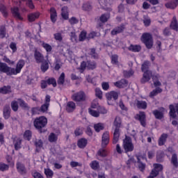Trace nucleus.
Listing matches in <instances>:
<instances>
[{
    "mask_svg": "<svg viewBox=\"0 0 178 178\" xmlns=\"http://www.w3.org/2000/svg\"><path fill=\"white\" fill-rule=\"evenodd\" d=\"M24 65H26V61L23 59H19L17 61L15 68L9 67L6 63L0 61V72L6 73L7 76H16L22 72V69L24 67Z\"/></svg>",
    "mask_w": 178,
    "mask_h": 178,
    "instance_id": "nucleus-1",
    "label": "nucleus"
},
{
    "mask_svg": "<svg viewBox=\"0 0 178 178\" xmlns=\"http://www.w3.org/2000/svg\"><path fill=\"white\" fill-rule=\"evenodd\" d=\"M149 67V61H145L141 66V70L144 72L143 77L142 79V83H147L151 80L152 77V71L148 70Z\"/></svg>",
    "mask_w": 178,
    "mask_h": 178,
    "instance_id": "nucleus-2",
    "label": "nucleus"
},
{
    "mask_svg": "<svg viewBox=\"0 0 178 178\" xmlns=\"http://www.w3.org/2000/svg\"><path fill=\"white\" fill-rule=\"evenodd\" d=\"M114 126H115V129L113 133V144H117L119 141V137H120V127L122 126V119L120 117H115L114 120Z\"/></svg>",
    "mask_w": 178,
    "mask_h": 178,
    "instance_id": "nucleus-3",
    "label": "nucleus"
},
{
    "mask_svg": "<svg viewBox=\"0 0 178 178\" xmlns=\"http://www.w3.org/2000/svg\"><path fill=\"white\" fill-rule=\"evenodd\" d=\"M48 124V120L44 117L40 116L36 118L33 121V126L40 133H42V129Z\"/></svg>",
    "mask_w": 178,
    "mask_h": 178,
    "instance_id": "nucleus-4",
    "label": "nucleus"
},
{
    "mask_svg": "<svg viewBox=\"0 0 178 178\" xmlns=\"http://www.w3.org/2000/svg\"><path fill=\"white\" fill-rule=\"evenodd\" d=\"M140 40L147 49H151V48L154 47V38H152V35L151 33H143Z\"/></svg>",
    "mask_w": 178,
    "mask_h": 178,
    "instance_id": "nucleus-5",
    "label": "nucleus"
},
{
    "mask_svg": "<svg viewBox=\"0 0 178 178\" xmlns=\"http://www.w3.org/2000/svg\"><path fill=\"white\" fill-rule=\"evenodd\" d=\"M122 147L125 154L133 152V151H134V144H133L131 138L127 136H125V138L123 140Z\"/></svg>",
    "mask_w": 178,
    "mask_h": 178,
    "instance_id": "nucleus-6",
    "label": "nucleus"
},
{
    "mask_svg": "<svg viewBox=\"0 0 178 178\" xmlns=\"http://www.w3.org/2000/svg\"><path fill=\"white\" fill-rule=\"evenodd\" d=\"M71 99L72 101H74V102H76V104H80V102H86V99H87V96L86 95V92H84V91L81 90L74 93L72 95Z\"/></svg>",
    "mask_w": 178,
    "mask_h": 178,
    "instance_id": "nucleus-7",
    "label": "nucleus"
},
{
    "mask_svg": "<svg viewBox=\"0 0 178 178\" xmlns=\"http://www.w3.org/2000/svg\"><path fill=\"white\" fill-rule=\"evenodd\" d=\"M134 118L136 120H138V122H140V124L143 127H145L147 126V115H145V112L140 111Z\"/></svg>",
    "mask_w": 178,
    "mask_h": 178,
    "instance_id": "nucleus-8",
    "label": "nucleus"
},
{
    "mask_svg": "<svg viewBox=\"0 0 178 178\" xmlns=\"http://www.w3.org/2000/svg\"><path fill=\"white\" fill-rule=\"evenodd\" d=\"M109 141H111V136L109 135V131L104 132L102 136V147L106 148V147L109 144Z\"/></svg>",
    "mask_w": 178,
    "mask_h": 178,
    "instance_id": "nucleus-9",
    "label": "nucleus"
},
{
    "mask_svg": "<svg viewBox=\"0 0 178 178\" xmlns=\"http://www.w3.org/2000/svg\"><path fill=\"white\" fill-rule=\"evenodd\" d=\"M154 168L151 171V175H154V176H159V172L163 170V165L160 163H154L153 165Z\"/></svg>",
    "mask_w": 178,
    "mask_h": 178,
    "instance_id": "nucleus-10",
    "label": "nucleus"
},
{
    "mask_svg": "<svg viewBox=\"0 0 178 178\" xmlns=\"http://www.w3.org/2000/svg\"><path fill=\"white\" fill-rule=\"evenodd\" d=\"M126 29V25L124 24H121L120 26L114 28L111 32V35H118V34H120L124 31V29Z\"/></svg>",
    "mask_w": 178,
    "mask_h": 178,
    "instance_id": "nucleus-11",
    "label": "nucleus"
},
{
    "mask_svg": "<svg viewBox=\"0 0 178 178\" xmlns=\"http://www.w3.org/2000/svg\"><path fill=\"white\" fill-rule=\"evenodd\" d=\"M49 13L51 22L54 24L56 23V20H58V12H56V8H55V7L50 8Z\"/></svg>",
    "mask_w": 178,
    "mask_h": 178,
    "instance_id": "nucleus-12",
    "label": "nucleus"
},
{
    "mask_svg": "<svg viewBox=\"0 0 178 178\" xmlns=\"http://www.w3.org/2000/svg\"><path fill=\"white\" fill-rule=\"evenodd\" d=\"M16 168L19 175H24L27 173V168H26V165H24V164L20 162H17Z\"/></svg>",
    "mask_w": 178,
    "mask_h": 178,
    "instance_id": "nucleus-13",
    "label": "nucleus"
},
{
    "mask_svg": "<svg viewBox=\"0 0 178 178\" xmlns=\"http://www.w3.org/2000/svg\"><path fill=\"white\" fill-rule=\"evenodd\" d=\"M11 13L15 17V19H18V20H23V17L20 15V13L19 12V7L15 6L10 8Z\"/></svg>",
    "mask_w": 178,
    "mask_h": 178,
    "instance_id": "nucleus-14",
    "label": "nucleus"
},
{
    "mask_svg": "<svg viewBox=\"0 0 178 178\" xmlns=\"http://www.w3.org/2000/svg\"><path fill=\"white\" fill-rule=\"evenodd\" d=\"M10 106L8 104L5 105L3 108V116L6 120L10 118Z\"/></svg>",
    "mask_w": 178,
    "mask_h": 178,
    "instance_id": "nucleus-15",
    "label": "nucleus"
},
{
    "mask_svg": "<svg viewBox=\"0 0 178 178\" xmlns=\"http://www.w3.org/2000/svg\"><path fill=\"white\" fill-rule=\"evenodd\" d=\"M106 98L108 101H111L112 99L116 101L119 98V94L118 92L113 90L106 94Z\"/></svg>",
    "mask_w": 178,
    "mask_h": 178,
    "instance_id": "nucleus-16",
    "label": "nucleus"
},
{
    "mask_svg": "<svg viewBox=\"0 0 178 178\" xmlns=\"http://www.w3.org/2000/svg\"><path fill=\"white\" fill-rule=\"evenodd\" d=\"M34 58L36 60V63H41L42 62L45 60V59L44 58V55H42L41 52L37 50H35L34 52Z\"/></svg>",
    "mask_w": 178,
    "mask_h": 178,
    "instance_id": "nucleus-17",
    "label": "nucleus"
},
{
    "mask_svg": "<svg viewBox=\"0 0 178 178\" xmlns=\"http://www.w3.org/2000/svg\"><path fill=\"white\" fill-rule=\"evenodd\" d=\"M168 134H162L158 140V145L159 147H162L166 144V141L168 140Z\"/></svg>",
    "mask_w": 178,
    "mask_h": 178,
    "instance_id": "nucleus-18",
    "label": "nucleus"
},
{
    "mask_svg": "<svg viewBox=\"0 0 178 178\" xmlns=\"http://www.w3.org/2000/svg\"><path fill=\"white\" fill-rule=\"evenodd\" d=\"M61 17L64 20H69V8L67 6H63L61 8Z\"/></svg>",
    "mask_w": 178,
    "mask_h": 178,
    "instance_id": "nucleus-19",
    "label": "nucleus"
},
{
    "mask_svg": "<svg viewBox=\"0 0 178 178\" xmlns=\"http://www.w3.org/2000/svg\"><path fill=\"white\" fill-rule=\"evenodd\" d=\"M87 144H88V140H87L86 138H80L77 141V146L79 147V148H81L82 149L87 147Z\"/></svg>",
    "mask_w": 178,
    "mask_h": 178,
    "instance_id": "nucleus-20",
    "label": "nucleus"
},
{
    "mask_svg": "<svg viewBox=\"0 0 178 178\" xmlns=\"http://www.w3.org/2000/svg\"><path fill=\"white\" fill-rule=\"evenodd\" d=\"M76 109V103L74 102H68L66 106V111L68 113H71V112H74Z\"/></svg>",
    "mask_w": 178,
    "mask_h": 178,
    "instance_id": "nucleus-21",
    "label": "nucleus"
},
{
    "mask_svg": "<svg viewBox=\"0 0 178 178\" xmlns=\"http://www.w3.org/2000/svg\"><path fill=\"white\" fill-rule=\"evenodd\" d=\"M17 101H18V104H19L20 108H22V109H25L26 111H29V109H30V106H29V104H27V102H26L23 99L18 98Z\"/></svg>",
    "mask_w": 178,
    "mask_h": 178,
    "instance_id": "nucleus-22",
    "label": "nucleus"
},
{
    "mask_svg": "<svg viewBox=\"0 0 178 178\" xmlns=\"http://www.w3.org/2000/svg\"><path fill=\"white\" fill-rule=\"evenodd\" d=\"M127 84H129V82L126 79H121L114 83V86L118 88H123V87H125Z\"/></svg>",
    "mask_w": 178,
    "mask_h": 178,
    "instance_id": "nucleus-23",
    "label": "nucleus"
},
{
    "mask_svg": "<svg viewBox=\"0 0 178 178\" xmlns=\"http://www.w3.org/2000/svg\"><path fill=\"white\" fill-rule=\"evenodd\" d=\"M12 92V87L10 86H4L0 88V94L6 95V94H10Z\"/></svg>",
    "mask_w": 178,
    "mask_h": 178,
    "instance_id": "nucleus-24",
    "label": "nucleus"
},
{
    "mask_svg": "<svg viewBox=\"0 0 178 178\" xmlns=\"http://www.w3.org/2000/svg\"><path fill=\"white\" fill-rule=\"evenodd\" d=\"M13 144L15 151H19V149L22 148V140L20 139V138H14Z\"/></svg>",
    "mask_w": 178,
    "mask_h": 178,
    "instance_id": "nucleus-25",
    "label": "nucleus"
},
{
    "mask_svg": "<svg viewBox=\"0 0 178 178\" xmlns=\"http://www.w3.org/2000/svg\"><path fill=\"white\" fill-rule=\"evenodd\" d=\"M170 27V29H172V30H174L175 31H178V22L176 16H174L172 17Z\"/></svg>",
    "mask_w": 178,
    "mask_h": 178,
    "instance_id": "nucleus-26",
    "label": "nucleus"
},
{
    "mask_svg": "<svg viewBox=\"0 0 178 178\" xmlns=\"http://www.w3.org/2000/svg\"><path fill=\"white\" fill-rule=\"evenodd\" d=\"M178 5V0H174L165 4L167 9H176Z\"/></svg>",
    "mask_w": 178,
    "mask_h": 178,
    "instance_id": "nucleus-27",
    "label": "nucleus"
},
{
    "mask_svg": "<svg viewBox=\"0 0 178 178\" xmlns=\"http://www.w3.org/2000/svg\"><path fill=\"white\" fill-rule=\"evenodd\" d=\"M0 12L1 15H3V17L6 19L9 16V13L8 12V8L6 6L1 3L0 4Z\"/></svg>",
    "mask_w": 178,
    "mask_h": 178,
    "instance_id": "nucleus-28",
    "label": "nucleus"
},
{
    "mask_svg": "<svg viewBox=\"0 0 178 178\" xmlns=\"http://www.w3.org/2000/svg\"><path fill=\"white\" fill-rule=\"evenodd\" d=\"M41 63L40 69L43 73H45L49 69V60H44Z\"/></svg>",
    "mask_w": 178,
    "mask_h": 178,
    "instance_id": "nucleus-29",
    "label": "nucleus"
},
{
    "mask_svg": "<svg viewBox=\"0 0 178 178\" xmlns=\"http://www.w3.org/2000/svg\"><path fill=\"white\" fill-rule=\"evenodd\" d=\"M137 163H138V168L140 172H144L145 170V163H143L141 161V159L139 156H137Z\"/></svg>",
    "mask_w": 178,
    "mask_h": 178,
    "instance_id": "nucleus-30",
    "label": "nucleus"
},
{
    "mask_svg": "<svg viewBox=\"0 0 178 178\" xmlns=\"http://www.w3.org/2000/svg\"><path fill=\"white\" fill-rule=\"evenodd\" d=\"M128 51L131 52H140L141 51V46L138 44H130L128 47Z\"/></svg>",
    "mask_w": 178,
    "mask_h": 178,
    "instance_id": "nucleus-31",
    "label": "nucleus"
},
{
    "mask_svg": "<svg viewBox=\"0 0 178 178\" xmlns=\"http://www.w3.org/2000/svg\"><path fill=\"white\" fill-rule=\"evenodd\" d=\"M39 17L40 13H33L28 15V20L31 23L33 22H35V19H38Z\"/></svg>",
    "mask_w": 178,
    "mask_h": 178,
    "instance_id": "nucleus-32",
    "label": "nucleus"
},
{
    "mask_svg": "<svg viewBox=\"0 0 178 178\" xmlns=\"http://www.w3.org/2000/svg\"><path fill=\"white\" fill-rule=\"evenodd\" d=\"M48 141L49 143H56L58 141V135L54 132L50 133L48 136Z\"/></svg>",
    "mask_w": 178,
    "mask_h": 178,
    "instance_id": "nucleus-33",
    "label": "nucleus"
},
{
    "mask_svg": "<svg viewBox=\"0 0 178 178\" xmlns=\"http://www.w3.org/2000/svg\"><path fill=\"white\" fill-rule=\"evenodd\" d=\"M162 88L157 87L156 89L153 90L152 92L149 93V97L150 98H154V97H156L158 94H161L162 92Z\"/></svg>",
    "mask_w": 178,
    "mask_h": 178,
    "instance_id": "nucleus-34",
    "label": "nucleus"
},
{
    "mask_svg": "<svg viewBox=\"0 0 178 178\" xmlns=\"http://www.w3.org/2000/svg\"><path fill=\"white\" fill-rule=\"evenodd\" d=\"M152 113L156 119H158L159 120L163 119V113H162V111L154 110L152 111Z\"/></svg>",
    "mask_w": 178,
    "mask_h": 178,
    "instance_id": "nucleus-35",
    "label": "nucleus"
},
{
    "mask_svg": "<svg viewBox=\"0 0 178 178\" xmlns=\"http://www.w3.org/2000/svg\"><path fill=\"white\" fill-rule=\"evenodd\" d=\"M87 69L88 70H94V69H97V63L95 61L88 60Z\"/></svg>",
    "mask_w": 178,
    "mask_h": 178,
    "instance_id": "nucleus-36",
    "label": "nucleus"
},
{
    "mask_svg": "<svg viewBox=\"0 0 178 178\" xmlns=\"http://www.w3.org/2000/svg\"><path fill=\"white\" fill-rule=\"evenodd\" d=\"M136 106L138 109H145L147 106V102L138 100Z\"/></svg>",
    "mask_w": 178,
    "mask_h": 178,
    "instance_id": "nucleus-37",
    "label": "nucleus"
},
{
    "mask_svg": "<svg viewBox=\"0 0 178 178\" xmlns=\"http://www.w3.org/2000/svg\"><path fill=\"white\" fill-rule=\"evenodd\" d=\"M90 166L92 170H98V169L100 168L99 162H98L97 160H94L90 163Z\"/></svg>",
    "mask_w": 178,
    "mask_h": 178,
    "instance_id": "nucleus-38",
    "label": "nucleus"
},
{
    "mask_svg": "<svg viewBox=\"0 0 178 178\" xmlns=\"http://www.w3.org/2000/svg\"><path fill=\"white\" fill-rule=\"evenodd\" d=\"M110 17H111V15L109 13H104L100 16L99 20L100 22H102V23H106V22L109 20Z\"/></svg>",
    "mask_w": 178,
    "mask_h": 178,
    "instance_id": "nucleus-39",
    "label": "nucleus"
},
{
    "mask_svg": "<svg viewBox=\"0 0 178 178\" xmlns=\"http://www.w3.org/2000/svg\"><path fill=\"white\" fill-rule=\"evenodd\" d=\"M92 10V6H91V3L90 2L84 3L82 6V10H84L85 12H90V10Z\"/></svg>",
    "mask_w": 178,
    "mask_h": 178,
    "instance_id": "nucleus-40",
    "label": "nucleus"
},
{
    "mask_svg": "<svg viewBox=\"0 0 178 178\" xmlns=\"http://www.w3.org/2000/svg\"><path fill=\"white\" fill-rule=\"evenodd\" d=\"M87 31H81L79 35V41L81 42H83V41H86L87 40Z\"/></svg>",
    "mask_w": 178,
    "mask_h": 178,
    "instance_id": "nucleus-41",
    "label": "nucleus"
},
{
    "mask_svg": "<svg viewBox=\"0 0 178 178\" xmlns=\"http://www.w3.org/2000/svg\"><path fill=\"white\" fill-rule=\"evenodd\" d=\"M94 129L97 133H99L101 130H104V129H105V127H104V124L99 122L94 124Z\"/></svg>",
    "mask_w": 178,
    "mask_h": 178,
    "instance_id": "nucleus-42",
    "label": "nucleus"
},
{
    "mask_svg": "<svg viewBox=\"0 0 178 178\" xmlns=\"http://www.w3.org/2000/svg\"><path fill=\"white\" fill-rule=\"evenodd\" d=\"M171 163L175 168H178L177 154H173L171 157Z\"/></svg>",
    "mask_w": 178,
    "mask_h": 178,
    "instance_id": "nucleus-43",
    "label": "nucleus"
},
{
    "mask_svg": "<svg viewBox=\"0 0 178 178\" xmlns=\"http://www.w3.org/2000/svg\"><path fill=\"white\" fill-rule=\"evenodd\" d=\"M11 109H13V112L19 111V102L17 101L13 100L11 102Z\"/></svg>",
    "mask_w": 178,
    "mask_h": 178,
    "instance_id": "nucleus-44",
    "label": "nucleus"
},
{
    "mask_svg": "<svg viewBox=\"0 0 178 178\" xmlns=\"http://www.w3.org/2000/svg\"><path fill=\"white\" fill-rule=\"evenodd\" d=\"M49 86H52L53 87H56V79L54 77H50L46 80Z\"/></svg>",
    "mask_w": 178,
    "mask_h": 178,
    "instance_id": "nucleus-45",
    "label": "nucleus"
},
{
    "mask_svg": "<svg viewBox=\"0 0 178 178\" xmlns=\"http://www.w3.org/2000/svg\"><path fill=\"white\" fill-rule=\"evenodd\" d=\"M57 83L58 86H63V84H65V73L64 72L61 73V74L60 75V76L57 80Z\"/></svg>",
    "mask_w": 178,
    "mask_h": 178,
    "instance_id": "nucleus-46",
    "label": "nucleus"
},
{
    "mask_svg": "<svg viewBox=\"0 0 178 178\" xmlns=\"http://www.w3.org/2000/svg\"><path fill=\"white\" fill-rule=\"evenodd\" d=\"M42 47L45 49L46 52L47 54H49V52L52 51V46H51L49 44L43 42L42 44Z\"/></svg>",
    "mask_w": 178,
    "mask_h": 178,
    "instance_id": "nucleus-47",
    "label": "nucleus"
},
{
    "mask_svg": "<svg viewBox=\"0 0 178 178\" xmlns=\"http://www.w3.org/2000/svg\"><path fill=\"white\" fill-rule=\"evenodd\" d=\"M26 6L29 8V9H31V10H33V9H35V6L34 5L33 0H27L26 1Z\"/></svg>",
    "mask_w": 178,
    "mask_h": 178,
    "instance_id": "nucleus-48",
    "label": "nucleus"
},
{
    "mask_svg": "<svg viewBox=\"0 0 178 178\" xmlns=\"http://www.w3.org/2000/svg\"><path fill=\"white\" fill-rule=\"evenodd\" d=\"M44 175L47 178H52L54 177V171L49 168L44 169Z\"/></svg>",
    "mask_w": 178,
    "mask_h": 178,
    "instance_id": "nucleus-49",
    "label": "nucleus"
},
{
    "mask_svg": "<svg viewBox=\"0 0 178 178\" xmlns=\"http://www.w3.org/2000/svg\"><path fill=\"white\" fill-rule=\"evenodd\" d=\"M112 65H118L119 63V56L114 54L111 56Z\"/></svg>",
    "mask_w": 178,
    "mask_h": 178,
    "instance_id": "nucleus-50",
    "label": "nucleus"
},
{
    "mask_svg": "<svg viewBox=\"0 0 178 178\" xmlns=\"http://www.w3.org/2000/svg\"><path fill=\"white\" fill-rule=\"evenodd\" d=\"M6 37V28L5 26L0 27V38H5Z\"/></svg>",
    "mask_w": 178,
    "mask_h": 178,
    "instance_id": "nucleus-51",
    "label": "nucleus"
},
{
    "mask_svg": "<svg viewBox=\"0 0 178 178\" xmlns=\"http://www.w3.org/2000/svg\"><path fill=\"white\" fill-rule=\"evenodd\" d=\"M31 136H32L31 131L26 130L24 134V140H27L28 141H30V140H31Z\"/></svg>",
    "mask_w": 178,
    "mask_h": 178,
    "instance_id": "nucleus-52",
    "label": "nucleus"
},
{
    "mask_svg": "<svg viewBox=\"0 0 178 178\" xmlns=\"http://www.w3.org/2000/svg\"><path fill=\"white\" fill-rule=\"evenodd\" d=\"M88 112L93 118H99V113L92 108H88Z\"/></svg>",
    "mask_w": 178,
    "mask_h": 178,
    "instance_id": "nucleus-53",
    "label": "nucleus"
},
{
    "mask_svg": "<svg viewBox=\"0 0 178 178\" xmlns=\"http://www.w3.org/2000/svg\"><path fill=\"white\" fill-rule=\"evenodd\" d=\"M95 92L97 98H99V99H102V90H101V88H96L95 90Z\"/></svg>",
    "mask_w": 178,
    "mask_h": 178,
    "instance_id": "nucleus-54",
    "label": "nucleus"
},
{
    "mask_svg": "<svg viewBox=\"0 0 178 178\" xmlns=\"http://www.w3.org/2000/svg\"><path fill=\"white\" fill-rule=\"evenodd\" d=\"M98 3H99L101 8L102 9H106V7L108 6V0H97Z\"/></svg>",
    "mask_w": 178,
    "mask_h": 178,
    "instance_id": "nucleus-55",
    "label": "nucleus"
},
{
    "mask_svg": "<svg viewBox=\"0 0 178 178\" xmlns=\"http://www.w3.org/2000/svg\"><path fill=\"white\" fill-rule=\"evenodd\" d=\"M97 155H99V156H102V158H105V156H106L108 155V152H106V149H100L97 152Z\"/></svg>",
    "mask_w": 178,
    "mask_h": 178,
    "instance_id": "nucleus-56",
    "label": "nucleus"
},
{
    "mask_svg": "<svg viewBox=\"0 0 178 178\" xmlns=\"http://www.w3.org/2000/svg\"><path fill=\"white\" fill-rule=\"evenodd\" d=\"M68 22L71 26H74V24H78L79 19L76 18V17H72L68 19Z\"/></svg>",
    "mask_w": 178,
    "mask_h": 178,
    "instance_id": "nucleus-57",
    "label": "nucleus"
},
{
    "mask_svg": "<svg viewBox=\"0 0 178 178\" xmlns=\"http://www.w3.org/2000/svg\"><path fill=\"white\" fill-rule=\"evenodd\" d=\"M74 133L76 137H79V136H82V134H83V127H79L76 128Z\"/></svg>",
    "mask_w": 178,
    "mask_h": 178,
    "instance_id": "nucleus-58",
    "label": "nucleus"
},
{
    "mask_svg": "<svg viewBox=\"0 0 178 178\" xmlns=\"http://www.w3.org/2000/svg\"><path fill=\"white\" fill-rule=\"evenodd\" d=\"M6 170H9V165L0 163V172H6Z\"/></svg>",
    "mask_w": 178,
    "mask_h": 178,
    "instance_id": "nucleus-59",
    "label": "nucleus"
},
{
    "mask_svg": "<svg viewBox=\"0 0 178 178\" xmlns=\"http://www.w3.org/2000/svg\"><path fill=\"white\" fill-rule=\"evenodd\" d=\"M54 39L56 41H59V42H62V41L63 40V38L62 37V33H54Z\"/></svg>",
    "mask_w": 178,
    "mask_h": 178,
    "instance_id": "nucleus-60",
    "label": "nucleus"
},
{
    "mask_svg": "<svg viewBox=\"0 0 178 178\" xmlns=\"http://www.w3.org/2000/svg\"><path fill=\"white\" fill-rule=\"evenodd\" d=\"M163 34L165 37H169V35H172V32H170V29L166 27L163 31Z\"/></svg>",
    "mask_w": 178,
    "mask_h": 178,
    "instance_id": "nucleus-61",
    "label": "nucleus"
},
{
    "mask_svg": "<svg viewBox=\"0 0 178 178\" xmlns=\"http://www.w3.org/2000/svg\"><path fill=\"white\" fill-rule=\"evenodd\" d=\"M90 55L94 59H98V54H97L95 49H90Z\"/></svg>",
    "mask_w": 178,
    "mask_h": 178,
    "instance_id": "nucleus-62",
    "label": "nucleus"
},
{
    "mask_svg": "<svg viewBox=\"0 0 178 178\" xmlns=\"http://www.w3.org/2000/svg\"><path fill=\"white\" fill-rule=\"evenodd\" d=\"M102 88L104 91H108L109 90V83L108 82H102Z\"/></svg>",
    "mask_w": 178,
    "mask_h": 178,
    "instance_id": "nucleus-63",
    "label": "nucleus"
},
{
    "mask_svg": "<svg viewBox=\"0 0 178 178\" xmlns=\"http://www.w3.org/2000/svg\"><path fill=\"white\" fill-rule=\"evenodd\" d=\"M48 108H49V104L44 103L40 107L41 112H47L48 111Z\"/></svg>",
    "mask_w": 178,
    "mask_h": 178,
    "instance_id": "nucleus-64",
    "label": "nucleus"
}]
</instances>
